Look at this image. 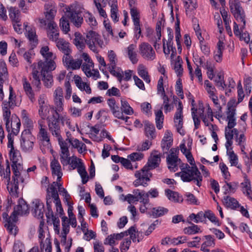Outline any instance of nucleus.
<instances>
[{
  "label": "nucleus",
  "mask_w": 252,
  "mask_h": 252,
  "mask_svg": "<svg viewBox=\"0 0 252 252\" xmlns=\"http://www.w3.org/2000/svg\"><path fill=\"white\" fill-rule=\"evenodd\" d=\"M6 166L5 170L0 174L1 179L7 183V188L11 195L16 196L19 189V184L24 183L25 179L29 178V174L23 170L22 164L15 165L12 168L13 175L12 182H10V168L8 160H6Z\"/></svg>",
  "instance_id": "f257e3e1"
},
{
  "label": "nucleus",
  "mask_w": 252,
  "mask_h": 252,
  "mask_svg": "<svg viewBox=\"0 0 252 252\" xmlns=\"http://www.w3.org/2000/svg\"><path fill=\"white\" fill-rule=\"evenodd\" d=\"M40 53L44 59L45 61H39L37 63H33L32 70V83L38 89H40L41 81L40 78L39 72L37 68L46 67L50 69H55L56 64L54 61L56 59V56L50 51L49 48L47 46L42 47Z\"/></svg>",
  "instance_id": "f03ea898"
},
{
  "label": "nucleus",
  "mask_w": 252,
  "mask_h": 252,
  "mask_svg": "<svg viewBox=\"0 0 252 252\" xmlns=\"http://www.w3.org/2000/svg\"><path fill=\"white\" fill-rule=\"evenodd\" d=\"M230 9L236 21L233 23V32L236 36L240 35L241 32L245 29L246 15L245 12L238 1H235L230 5Z\"/></svg>",
  "instance_id": "7ed1b4c3"
},
{
  "label": "nucleus",
  "mask_w": 252,
  "mask_h": 252,
  "mask_svg": "<svg viewBox=\"0 0 252 252\" xmlns=\"http://www.w3.org/2000/svg\"><path fill=\"white\" fill-rule=\"evenodd\" d=\"M189 166L186 164L185 166L181 168V171L177 174L180 176L181 180L184 182H190L192 181L198 187L202 185V176L194 164Z\"/></svg>",
  "instance_id": "20e7f679"
},
{
  "label": "nucleus",
  "mask_w": 252,
  "mask_h": 252,
  "mask_svg": "<svg viewBox=\"0 0 252 252\" xmlns=\"http://www.w3.org/2000/svg\"><path fill=\"white\" fill-rule=\"evenodd\" d=\"M85 42L89 49L95 53H98V47L102 48L104 46V42L100 35L92 30L87 33Z\"/></svg>",
  "instance_id": "39448f33"
},
{
  "label": "nucleus",
  "mask_w": 252,
  "mask_h": 252,
  "mask_svg": "<svg viewBox=\"0 0 252 252\" xmlns=\"http://www.w3.org/2000/svg\"><path fill=\"white\" fill-rule=\"evenodd\" d=\"M108 58L109 61L108 64L109 72L112 75L116 77L121 82L123 77V70L120 67L116 66L118 61L116 54L113 50H110L108 51Z\"/></svg>",
  "instance_id": "423d86ee"
},
{
  "label": "nucleus",
  "mask_w": 252,
  "mask_h": 252,
  "mask_svg": "<svg viewBox=\"0 0 252 252\" xmlns=\"http://www.w3.org/2000/svg\"><path fill=\"white\" fill-rule=\"evenodd\" d=\"M148 168H145V166L140 170L135 172L134 176L136 179L134 181L133 185L135 187L148 186V182L150 181L152 177V174L150 172Z\"/></svg>",
  "instance_id": "0eeeda50"
},
{
  "label": "nucleus",
  "mask_w": 252,
  "mask_h": 252,
  "mask_svg": "<svg viewBox=\"0 0 252 252\" xmlns=\"http://www.w3.org/2000/svg\"><path fill=\"white\" fill-rule=\"evenodd\" d=\"M35 138L29 130H25L21 134V147L25 152H31L32 150Z\"/></svg>",
  "instance_id": "6e6552de"
},
{
  "label": "nucleus",
  "mask_w": 252,
  "mask_h": 252,
  "mask_svg": "<svg viewBox=\"0 0 252 252\" xmlns=\"http://www.w3.org/2000/svg\"><path fill=\"white\" fill-rule=\"evenodd\" d=\"M141 57L147 61H153L156 59V53L153 47L148 42H142L138 47Z\"/></svg>",
  "instance_id": "1a4fd4ad"
},
{
  "label": "nucleus",
  "mask_w": 252,
  "mask_h": 252,
  "mask_svg": "<svg viewBox=\"0 0 252 252\" xmlns=\"http://www.w3.org/2000/svg\"><path fill=\"white\" fill-rule=\"evenodd\" d=\"M179 150L178 148H172L169 154L166 158L167 164L170 171L175 172L178 169V166L181 163V159L178 158Z\"/></svg>",
  "instance_id": "9d476101"
},
{
  "label": "nucleus",
  "mask_w": 252,
  "mask_h": 252,
  "mask_svg": "<svg viewBox=\"0 0 252 252\" xmlns=\"http://www.w3.org/2000/svg\"><path fill=\"white\" fill-rule=\"evenodd\" d=\"M44 12L45 19H39L40 27H45L51 23H56L54 21L55 16L57 13V7L53 4H46L45 5Z\"/></svg>",
  "instance_id": "9b49d317"
},
{
  "label": "nucleus",
  "mask_w": 252,
  "mask_h": 252,
  "mask_svg": "<svg viewBox=\"0 0 252 252\" xmlns=\"http://www.w3.org/2000/svg\"><path fill=\"white\" fill-rule=\"evenodd\" d=\"M65 15L70 21L77 28L80 27L83 22L81 14L70 7L66 8Z\"/></svg>",
  "instance_id": "f8f14e48"
},
{
  "label": "nucleus",
  "mask_w": 252,
  "mask_h": 252,
  "mask_svg": "<svg viewBox=\"0 0 252 252\" xmlns=\"http://www.w3.org/2000/svg\"><path fill=\"white\" fill-rule=\"evenodd\" d=\"M107 104L115 117L123 120L127 122L129 118L128 116H125L123 112H121L119 104L116 103L115 99L113 97L109 98L107 100Z\"/></svg>",
  "instance_id": "ddd939ff"
},
{
  "label": "nucleus",
  "mask_w": 252,
  "mask_h": 252,
  "mask_svg": "<svg viewBox=\"0 0 252 252\" xmlns=\"http://www.w3.org/2000/svg\"><path fill=\"white\" fill-rule=\"evenodd\" d=\"M47 122L48 130L52 135L57 139L61 137V127L58 119L56 117H52Z\"/></svg>",
  "instance_id": "4468645a"
},
{
  "label": "nucleus",
  "mask_w": 252,
  "mask_h": 252,
  "mask_svg": "<svg viewBox=\"0 0 252 252\" xmlns=\"http://www.w3.org/2000/svg\"><path fill=\"white\" fill-rule=\"evenodd\" d=\"M58 112L54 106L50 105L42 106L39 107L38 114L42 120H46L47 122L52 117H56Z\"/></svg>",
  "instance_id": "2eb2a0df"
},
{
  "label": "nucleus",
  "mask_w": 252,
  "mask_h": 252,
  "mask_svg": "<svg viewBox=\"0 0 252 252\" xmlns=\"http://www.w3.org/2000/svg\"><path fill=\"white\" fill-rule=\"evenodd\" d=\"M63 62L67 68L72 70L79 69L82 64L81 59L75 60L70 55V54L63 56Z\"/></svg>",
  "instance_id": "dca6fc26"
},
{
  "label": "nucleus",
  "mask_w": 252,
  "mask_h": 252,
  "mask_svg": "<svg viewBox=\"0 0 252 252\" xmlns=\"http://www.w3.org/2000/svg\"><path fill=\"white\" fill-rule=\"evenodd\" d=\"M54 69H50L46 67L37 68L39 72L40 76L42 77V81L44 82V86L47 88H51L53 83V76L51 72Z\"/></svg>",
  "instance_id": "f3484780"
},
{
  "label": "nucleus",
  "mask_w": 252,
  "mask_h": 252,
  "mask_svg": "<svg viewBox=\"0 0 252 252\" xmlns=\"http://www.w3.org/2000/svg\"><path fill=\"white\" fill-rule=\"evenodd\" d=\"M94 63L93 62H90L89 63H84L82 65V69L87 77H93L94 80H96L100 77L99 71L94 68Z\"/></svg>",
  "instance_id": "a211bd4d"
},
{
  "label": "nucleus",
  "mask_w": 252,
  "mask_h": 252,
  "mask_svg": "<svg viewBox=\"0 0 252 252\" xmlns=\"http://www.w3.org/2000/svg\"><path fill=\"white\" fill-rule=\"evenodd\" d=\"M17 221V217L14 215V214L11 215L4 224V227L6 228L9 234L14 236L16 235L18 231V227L16 225Z\"/></svg>",
  "instance_id": "6ab92c4d"
},
{
  "label": "nucleus",
  "mask_w": 252,
  "mask_h": 252,
  "mask_svg": "<svg viewBox=\"0 0 252 252\" xmlns=\"http://www.w3.org/2000/svg\"><path fill=\"white\" fill-rule=\"evenodd\" d=\"M158 153L157 151H155L151 153L147 163L145 165V168H148L151 170L159 166L161 161V157L160 154H158Z\"/></svg>",
  "instance_id": "aec40b11"
},
{
  "label": "nucleus",
  "mask_w": 252,
  "mask_h": 252,
  "mask_svg": "<svg viewBox=\"0 0 252 252\" xmlns=\"http://www.w3.org/2000/svg\"><path fill=\"white\" fill-rule=\"evenodd\" d=\"M32 211L34 217L42 218L44 212L43 203L39 199H35L32 202Z\"/></svg>",
  "instance_id": "412c9836"
},
{
  "label": "nucleus",
  "mask_w": 252,
  "mask_h": 252,
  "mask_svg": "<svg viewBox=\"0 0 252 252\" xmlns=\"http://www.w3.org/2000/svg\"><path fill=\"white\" fill-rule=\"evenodd\" d=\"M46 30L47 36L50 40L55 42L60 39L59 31L56 23H51L50 25H47Z\"/></svg>",
  "instance_id": "4be33fe9"
},
{
  "label": "nucleus",
  "mask_w": 252,
  "mask_h": 252,
  "mask_svg": "<svg viewBox=\"0 0 252 252\" xmlns=\"http://www.w3.org/2000/svg\"><path fill=\"white\" fill-rule=\"evenodd\" d=\"M29 213V208L26 201L22 198L19 199L18 205L14 208L11 215H24Z\"/></svg>",
  "instance_id": "5701e85b"
},
{
  "label": "nucleus",
  "mask_w": 252,
  "mask_h": 252,
  "mask_svg": "<svg viewBox=\"0 0 252 252\" xmlns=\"http://www.w3.org/2000/svg\"><path fill=\"white\" fill-rule=\"evenodd\" d=\"M173 138L171 132L167 130L165 131L164 135L161 142V147L163 153L167 154L169 149L172 145Z\"/></svg>",
  "instance_id": "b1692460"
},
{
  "label": "nucleus",
  "mask_w": 252,
  "mask_h": 252,
  "mask_svg": "<svg viewBox=\"0 0 252 252\" xmlns=\"http://www.w3.org/2000/svg\"><path fill=\"white\" fill-rule=\"evenodd\" d=\"M60 160L63 166L69 165L72 170L77 168L80 164L83 163L81 159L74 156L70 157L68 156L65 159H61Z\"/></svg>",
  "instance_id": "393cba45"
},
{
  "label": "nucleus",
  "mask_w": 252,
  "mask_h": 252,
  "mask_svg": "<svg viewBox=\"0 0 252 252\" xmlns=\"http://www.w3.org/2000/svg\"><path fill=\"white\" fill-rule=\"evenodd\" d=\"M205 241L202 244L200 250L203 252H210V248H213L216 245L215 239L213 236L211 235L204 236Z\"/></svg>",
  "instance_id": "a878e982"
},
{
  "label": "nucleus",
  "mask_w": 252,
  "mask_h": 252,
  "mask_svg": "<svg viewBox=\"0 0 252 252\" xmlns=\"http://www.w3.org/2000/svg\"><path fill=\"white\" fill-rule=\"evenodd\" d=\"M60 113H58L56 117L58 119V121H60L63 126L66 125L69 129L74 131L75 130V127L72 125L71 118L67 115L66 112L63 113L62 114Z\"/></svg>",
  "instance_id": "bb28decb"
},
{
  "label": "nucleus",
  "mask_w": 252,
  "mask_h": 252,
  "mask_svg": "<svg viewBox=\"0 0 252 252\" xmlns=\"http://www.w3.org/2000/svg\"><path fill=\"white\" fill-rule=\"evenodd\" d=\"M136 45L131 44L126 49V56L133 64L137 63L138 61V55L136 51Z\"/></svg>",
  "instance_id": "cd10ccee"
},
{
  "label": "nucleus",
  "mask_w": 252,
  "mask_h": 252,
  "mask_svg": "<svg viewBox=\"0 0 252 252\" xmlns=\"http://www.w3.org/2000/svg\"><path fill=\"white\" fill-rule=\"evenodd\" d=\"M24 27L26 30V36L29 39L31 43L35 46L37 44V39L35 28L28 26L27 24L25 23H24Z\"/></svg>",
  "instance_id": "c85d7f7f"
},
{
  "label": "nucleus",
  "mask_w": 252,
  "mask_h": 252,
  "mask_svg": "<svg viewBox=\"0 0 252 252\" xmlns=\"http://www.w3.org/2000/svg\"><path fill=\"white\" fill-rule=\"evenodd\" d=\"M59 145L61 149V153L60 155V159H65L68 156H69V151L68 150V143L66 140H63L62 136L60 137L57 139Z\"/></svg>",
  "instance_id": "c756f323"
},
{
  "label": "nucleus",
  "mask_w": 252,
  "mask_h": 252,
  "mask_svg": "<svg viewBox=\"0 0 252 252\" xmlns=\"http://www.w3.org/2000/svg\"><path fill=\"white\" fill-rule=\"evenodd\" d=\"M10 133L17 135L20 131L21 122L20 119L16 116H12L11 121L9 122Z\"/></svg>",
  "instance_id": "7c9ffc66"
},
{
  "label": "nucleus",
  "mask_w": 252,
  "mask_h": 252,
  "mask_svg": "<svg viewBox=\"0 0 252 252\" xmlns=\"http://www.w3.org/2000/svg\"><path fill=\"white\" fill-rule=\"evenodd\" d=\"M144 131L145 135L150 140L156 137V129L154 124L149 121L144 122Z\"/></svg>",
  "instance_id": "2f4dec72"
},
{
  "label": "nucleus",
  "mask_w": 252,
  "mask_h": 252,
  "mask_svg": "<svg viewBox=\"0 0 252 252\" xmlns=\"http://www.w3.org/2000/svg\"><path fill=\"white\" fill-rule=\"evenodd\" d=\"M74 82L77 88L82 92L85 91L87 94L92 93V89L89 84L84 82L81 77L79 76H75L74 78Z\"/></svg>",
  "instance_id": "473e14b6"
},
{
  "label": "nucleus",
  "mask_w": 252,
  "mask_h": 252,
  "mask_svg": "<svg viewBox=\"0 0 252 252\" xmlns=\"http://www.w3.org/2000/svg\"><path fill=\"white\" fill-rule=\"evenodd\" d=\"M8 78V72L6 63L4 62L0 63V93H4L3 84Z\"/></svg>",
  "instance_id": "72a5a7b5"
},
{
  "label": "nucleus",
  "mask_w": 252,
  "mask_h": 252,
  "mask_svg": "<svg viewBox=\"0 0 252 252\" xmlns=\"http://www.w3.org/2000/svg\"><path fill=\"white\" fill-rule=\"evenodd\" d=\"M22 81L23 89L26 95L32 102H34L35 100L34 93L31 84L26 78L23 79Z\"/></svg>",
  "instance_id": "f704fd0d"
},
{
  "label": "nucleus",
  "mask_w": 252,
  "mask_h": 252,
  "mask_svg": "<svg viewBox=\"0 0 252 252\" xmlns=\"http://www.w3.org/2000/svg\"><path fill=\"white\" fill-rule=\"evenodd\" d=\"M50 167L53 175L58 176V178H62L63 176L62 167L58 159L54 158L51 160L50 162Z\"/></svg>",
  "instance_id": "c9c22d12"
},
{
  "label": "nucleus",
  "mask_w": 252,
  "mask_h": 252,
  "mask_svg": "<svg viewBox=\"0 0 252 252\" xmlns=\"http://www.w3.org/2000/svg\"><path fill=\"white\" fill-rule=\"evenodd\" d=\"M55 42L59 50L64 54L63 56L70 54L71 49L69 47V42H67L63 38H60V39Z\"/></svg>",
  "instance_id": "e433bc0d"
},
{
  "label": "nucleus",
  "mask_w": 252,
  "mask_h": 252,
  "mask_svg": "<svg viewBox=\"0 0 252 252\" xmlns=\"http://www.w3.org/2000/svg\"><path fill=\"white\" fill-rule=\"evenodd\" d=\"M242 186V191L248 198L252 200V190L251 189V184L250 180L246 176L244 177V182L241 184Z\"/></svg>",
  "instance_id": "4c0bfd02"
},
{
  "label": "nucleus",
  "mask_w": 252,
  "mask_h": 252,
  "mask_svg": "<svg viewBox=\"0 0 252 252\" xmlns=\"http://www.w3.org/2000/svg\"><path fill=\"white\" fill-rule=\"evenodd\" d=\"M222 202L226 208L233 210H235L237 208L240 206L238 201L235 198L229 196H224Z\"/></svg>",
  "instance_id": "58836bf2"
},
{
  "label": "nucleus",
  "mask_w": 252,
  "mask_h": 252,
  "mask_svg": "<svg viewBox=\"0 0 252 252\" xmlns=\"http://www.w3.org/2000/svg\"><path fill=\"white\" fill-rule=\"evenodd\" d=\"M62 184L58 183L57 182H53L48 188L47 189V194H50L54 199L59 198V194L56 189L57 187H59V191H62Z\"/></svg>",
  "instance_id": "ea45409f"
},
{
  "label": "nucleus",
  "mask_w": 252,
  "mask_h": 252,
  "mask_svg": "<svg viewBox=\"0 0 252 252\" xmlns=\"http://www.w3.org/2000/svg\"><path fill=\"white\" fill-rule=\"evenodd\" d=\"M165 38L162 39L163 42V50L165 55H168L170 51H172L171 58L172 59L174 54L176 53V50L175 47H173V42L170 41H166Z\"/></svg>",
  "instance_id": "a19ab883"
},
{
  "label": "nucleus",
  "mask_w": 252,
  "mask_h": 252,
  "mask_svg": "<svg viewBox=\"0 0 252 252\" xmlns=\"http://www.w3.org/2000/svg\"><path fill=\"white\" fill-rule=\"evenodd\" d=\"M224 43L219 40L217 44V49L214 52V58L217 62H220L222 61V53L224 49Z\"/></svg>",
  "instance_id": "79ce46f5"
},
{
  "label": "nucleus",
  "mask_w": 252,
  "mask_h": 252,
  "mask_svg": "<svg viewBox=\"0 0 252 252\" xmlns=\"http://www.w3.org/2000/svg\"><path fill=\"white\" fill-rule=\"evenodd\" d=\"M168 212V209L163 207L158 206L153 208L148 214L153 218H157L165 215Z\"/></svg>",
  "instance_id": "37998d69"
},
{
  "label": "nucleus",
  "mask_w": 252,
  "mask_h": 252,
  "mask_svg": "<svg viewBox=\"0 0 252 252\" xmlns=\"http://www.w3.org/2000/svg\"><path fill=\"white\" fill-rule=\"evenodd\" d=\"M40 140L43 142L46 143V145L48 148L51 146V143L50 142V136L47 130L41 124L40 125L39 131L38 134Z\"/></svg>",
  "instance_id": "c03bdc74"
},
{
  "label": "nucleus",
  "mask_w": 252,
  "mask_h": 252,
  "mask_svg": "<svg viewBox=\"0 0 252 252\" xmlns=\"http://www.w3.org/2000/svg\"><path fill=\"white\" fill-rule=\"evenodd\" d=\"M174 122L177 132L181 135H184L185 134V132L182 129L183 125V115L175 114L174 117Z\"/></svg>",
  "instance_id": "a18cd8bd"
},
{
  "label": "nucleus",
  "mask_w": 252,
  "mask_h": 252,
  "mask_svg": "<svg viewBox=\"0 0 252 252\" xmlns=\"http://www.w3.org/2000/svg\"><path fill=\"white\" fill-rule=\"evenodd\" d=\"M2 111H3V121L5 122V126L6 130L9 133L10 132V125L9 122L10 118L11 116V112L10 109H13V108L9 107L7 106L2 104Z\"/></svg>",
  "instance_id": "49530a36"
},
{
  "label": "nucleus",
  "mask_w": 252,
  "mask_h": 252,
  "mask_svg": "<svg viewBox=\"0 0 252 252\" xmlns=\"http://www.w3.org/2000/svg\"><path fill=\"white\" fill-rule=\"evenodd\" d=\"M9 95L8 101H4L2 104L5 105V106H7L9 107L14 108L17 106V103L16 102V95L11 86H9Z\"/></svg>",
  "instance_id": "de8ad7c7"
},
{
  "label": "nucleus",
  "mask_w": 252,
  "mask_h": 252,
  "mask_svg": "<svg viewBox=\"0 0 252 252\" xmlns=\"http://www.w3.org/2000/svg\"><path fill=\"white\" fill-rule=\"evenodd\" d=\"M153 30L148 27L146 28V36L148 38V41L151 43H153V46L155 47L156 50L159 48V44L158 43V42L160 40H158V37L156 36L154 37L153 35Z\"/></svg>",
  "instance_id": "09e8293b"
},
{
  "label": "nucleus",
  "mask_w": 252,
  "mask_h": 252,
  "mask_svg": "<svg viewBox=\"0 0 252 252\" xmlns=\"http://www.w3.org/2000/svg\"><path fill=\"white\" fill-rule=\"evenodd\" d=\"M138 75L147 83L151 82L150 77L149 75L147 68L142 64H140L137 67Z\"/></svg>",
  "instance_id": "8fccbe9b"
},
{
  "label": "nucleus",
  "mask_w": 252,
  "mask_h": 252,
  "mask_svg": "<svg viewBox=\"0 0 252 252\" xmlns=\"http://www.w3.org/2000/svg\"><path fill=\"white\" fill-rule=\"evenodd\" d=\"M165 192L167 198L172 201L182 202L183 201L182 197L177 192L167 189L165 190Z\"/></svg>",
  "instance_id": "3c124183"
},
{
  "label": "nucleus",
  "mask_w": 252,
  "mask_h": 252,
  "mask_svg": "<svg viewBox=\"0 0 252 252\" xmlns=\"http://www.w3.org/2000/svg\"><path fill=\"white\" fill-rule=\"evenodd\" d=\"M180 148L181 152L186 156L190 165L194 164V160L192 155L190 151V150L188 149L184 143H181L180 145Z\"/></svg>",
  "instance_id": "603ef678"
},
{
  "label": "nucleus",
  "mask_w": 252,
  "mask_h": 252,
  "mask_svg": "<svg viewBox=\"0 0 252 252\" xmlns=\"http://www.w3.org/2000/svg\"><path fill=\"white\" fill-rule=\"evenodd\" d=\"M173 69L177 76L181 77L183 74V68L182 67L183 61L182 58L178 56L173 63Z\"/></svg>",
  "instance_id": "864d4df0"
},
{
  "label": "nucleus",
  "mask_w": 252,
  "mask_h": 252,
  "mask_svg": "<svg viewBox=\"0 0 252 252\" xmlns=\"http://www.w3.org/2000/svg\"><path fill=\"white\" fill-rule=\"evenodd\" d=\"M9 16L12 23L14 22H19L21 20L20 12L19 9L15 7H10L9 9Z\"/></svg>",
  "instance_id": "5fc2aeb1"
},
{
  "label": "nucleus",
  "mask_w": 252,
  "mask_h": 252,
  "mask_svg": "<svg viewBox=\"0 0 252 252\" xmlns=\"http://www.w3.org/2000/svg\"><path fill=\"white\" fill-rule=\"evenodd\" d=\"M183 232L184 234L187 235H193L202 232L200 226L194 223H191V225L184 228Z\"/></svg>",
  "instance_id": "6e6d98bb"
},
{
  "label": "nucleus",
  "mask_w": 252,
  "mask_h": 252,
  "mask_svg": "<svg viewBox=\"0 0 252 252\" xmlns=\"http://www.w3.org/2000/svg\"><path fill=\"white\" fill-rule=\"evenodd\" d=\"M118 12L119 10L117 1H114L113 3L111 5L110 16L115 23L118 22L119 20V14Z\"/></svg>",
  "instance_id": "4d7b16f0"
},
{
  "label": "nucleus",
  "mask_w": 252,
  "mask_h": 252,
  "mask_svg": "<svg viewBox=\"0 0 252 252\" xmlns=\"http://www.w3.org/2000/svg\"><path fill=\"white\" fill-rule=\"evenodd\" d=\"M209 97L213 101L214 106L216 108L217 114L216 115V117L217 118L221 117L222 116L221 115V113L222 112V107L219 103V100L218 99V96L216 94H215L213 96H210Z\"/></svg>",
  "instance_id": "13d9d810"
},
{
  "label": "nucleus",
  "mask_w": 252,
  "mask_h": 252,
  "mask_svg": "<svg viewBox=\"0 0 252 252\" xmlns=\"http://www.w3.org/2000/svg\"><path fill=\"white\" fill-rule=\"evenodd\" d=\"M77 169L78 173L81 177L82 183L85 184L88 181V175L84 163L80 164Z\"/></svg>",
  "instance_id": "bf43d9fd"
},
{
  "label": "nucleus",
  "mask_w": 252,
  "mask_h": 252,
  "mask_svg": "<svg viewBox=\"0 0 252 252\" xmlns=\"http://www.w3.org/2000/svg\"><path fill=\"white\" fill-rule=\"evenodd\" d=\"M11 160L12 161V168L15 165L18 164H21L20 163H18L19 160V158H21L20 153L19 151L16 149L10 150L9 152Z\"/></svg>",
  "instance_id": "052dcab7"
},
{
  "label": "nucleus",
  "mask_w": 252,
  "mask_h": 252,
  "mask_svg": "<svg viewBox=\"0 0 252 252\" xmlns=\"http://www.w3.org/2000/svg\"><path fill=\"white\" fill-rule=\"evenodd\" d=\"M156 123L158 129H160L163 127L164 116L161 110H158L155 112Z\"/></svg>",
  "instance_id": "680f3d73"
},
{
  "label": "nucleus",
  "mask_w": 252,
  "mask_h": 252,
  "mask_svg": "<svg viewBox=\"0 0 252 252\" xmlns=\"http://www.w3.org/2000/svg\"><path fill=\"white\" fill-rule=\"evenodd\" d=\"M238 186V183L236 182H231L228 183L225 182V185L223 187V188L225 189V190L224 192L225 194H227L229 192L234 193Z\"/></svg>",
  "instance_id": "e2e57ef3"
},
{
  "label": "nucleus",
  "mask_w": 252,
  "mask_h": 252,
  "mask_svg": "<svg viewBox=\"0 0 252 252\" xmlns=\"http://www.w3.org/2000/svg\"><path fill=\"white\" fill-rule=\"evenodd\" d=\"M121 112H123V114L125 113L126 115H131L133 113V109L126 101L121 100Z\"/></svg>",
  "instance_id": "0e129e2a"
},
{
  "label": "nucleus",
  "mask_w": 252,
  "mask_h": 252,
  "mask_svg": "<svg viewBox=\"0 0 252 252\" xmlns=\"http://www.w3.org/2000/svg\"><path fill=\"white\" fill-rule=\"evenodd\" d=\"M70 144L72 147L77 149L79 153H82L86 150V145L76 138L72 140Z\"/></svg>",
  "instance_id": "69168bd1"
},
{
  "label": "nucleus",
  "mask_w": 252,
  "mask_h": 252,
  "mask_svg": "<svg viewBox=\"0 0 252 252\" xmlns=\"http://www.w3.org/2000/svg\"><path fill=\"white\" fill-rule=\"evenodd\" d=\"M214 81L216 86L218 88L220 87L221 90H224L226 88V84L224 80V76L220 73L217 74Z\"/></svg>",
  "instance_id": "338daca9"
},
{
  "label": "nucleus",
  "mask_w": 252,
  "mask_h": 252,
  "mask_svg": "<svg viewBox=\"0 0 252 252\" xmlns=\"http://www.w3.org/2000/svg\"><path fill=\"white\" fill-rule=\"evenodd\" d=\"M55 106L54 108L58 113H62L64 110L63 108V97L59 98H54Z\"/></svg>",
  "instance_id": "774afa93"
}]
</instances>
